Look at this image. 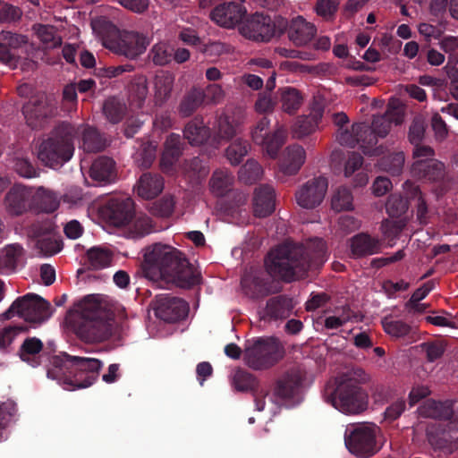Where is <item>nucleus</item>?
I'll return each instance as SVG.
<instances>
[{"label": "nucleus", "mask_w": 458, "mask_h": 458, "mask_svg": "<svg viewBox=\"0 0 458 458\" xmlns=\"http://www.w3.org/2000/svg\"><path fill=\"white\" fill-rule=\"evenodd\" d=\"M293 310V300L286 295L269 298L264 310V318L269 320L286 319Z\"/></svg>", "instance_id": "29"}, {"label": "nucleus", "mask_w": 458, "mask_h": 458, "mask_svg": "<svg viewBox=\"0 0 458 458\" xmlns=\"http://www.w3.org/2000/svg\"><path fill=\"white\" fill-rule=\"evenodd\" d=\"M152 220L146 215H140L133 222L132 227L129 231V236L131 238L142 237L151 232Z\"/></svg>", "instance_id": "60"}, {"label": "nucleus", "mask_w": 458, "mask_h": 458, "mask_svg": "<svg viewBox=\"0 0 458 458\" xmlns=\"http://www.w3.org/2000/svg\"><path fill=\"white\" fill-rule=\"evenodd\" d=\"M32 189L23 184H14L4 196V205L11 216H19L30 209Z\"/></svg>", "instance_id": "17"}, {"label": "nucleus", "mask_w": 458, "mask_h": 458, "mask_svg": "<svg viewBox=\"0 0 458 458\" xmlns=\"http://www.w3.org/2000/svg\"><path fill=\"white\" fill-rule=\"evenodd\" d=\"M142 273L149 280L162 279L186 289L200 282L199 274L185 255L177 249L162 243H155L145 249Z\"/></svg>", "instance_id": "2"}, {"label": "nucleus", "mask_w": 458, "mask_h": 458, "mask_svg": "<svg viewBox=\"0 0 458 458\" xmlns=\"http://www.w3.org/2000/svg\"><path fill=\"white\" fill-rule=\"evenodd\" d=\"M352 194L349 189L339 187L332 196L331 207L336 212L352 210L353 208Z\"/></svg>", "instance_id": "51"}, {"label": "nucleus", "mask_w": 458, "mask_h": 458, "mask_svg": "<svg viewBox=\"0 0 458 458\" xmlns=\"http://www.w3.org/2000/svg\"><path fill=\"white\" fill-rule=\"evenodd\" d=\"M285 355L283 344L276 338L258 339L243 350L245 364L254 370L272 368Z\"/></svg>", "instance_id": "7"}, {"label": "nucleus", "mask_w": 458, "mask_h": 458, "mask_svg": "<svg viewBox=\"0 0 458 458\" xmlns=\"http://www.w3.org/2000/svg\"><path fill=\"white\" fill-rule=\"evenodd\" d=\"M157 144L148 141L141 144L136 158L140 167L147 169L151 166L157 157Z\"/></svg>", "instance_id": "55"}, {"label": "nucleus", "mask_w": 458, "mask_h": 458, "mask_svg": "<svg viewBox=\"0 0 458 458\" xmlns=\"http://www.w3.org/2000/svg\"><path fill=\"white\" fill-rule=\"evenodd\" d=\"M36 49L29 42L27 36L3 30L0 34V62L12 67H16L20 61L29 60L32 66L36 63L34 57Z\"/></svg>", "instance_id": "9"}, {"label": "nucleus", "mask_w": 458, "mask_h": 458, "mask_svg": "<svg viewBox=\"0 0 458 458\" xmlns=\"http://www.w3.org/2000/svg\"><path fill=\"white\" fill-rule=\"evenodd\" d=\"M174 208V199L172 197H163L152 204L150 212L157 216L167 217L173 213Z\"/></svg>", "instance_id": "63"}, {"label": "nucleus", "mask_w": 458, "mask_h": 458, "mask_svg": "<svg viewBox=\"0 0 458 458\" xmlns=\"http://www.w3.org/2000/svg\"><path fill=\"white\" fill-rule=\"evenodd\" d=\"M232 385L238 392L254 393L258 390L259 380L246 369L237 368L232 377Z\"/></svg>", "instance_id": "39"}, {"label": "nucleus", "mask_w": 458, "mask_h": 458, "mask_svg": "<svg viewBox=\"0 0 458 458\" xmlns=\"http://www.w3.org/2000/svg\"><path fill=\"white\" fill-rule=\"evenodd\" d=\"M73 378L65 377L64 384L75 388H86L98 378L102 362L98 359L68 356Z\"/></svg>", "instance_id": "11"}, {"label": "nucleus", "mask_w": 458, "mask_h": 458, "mask_svg": "<svg viewBox=\"0 0 458 458\" xmlns=\"http://www.w3.org/2000/svg\"><path fill=\"white\" fill-rule=\"evenodd\" d=\"M351 251L356 258L377 253L380 243L377 239L372 238L367 233H359L351 239Z\"/></svg>", "instance_id": "33"}, {"label": "nucleus", "mask_w": 458, "mask_h": 458, "mask_svg": "<svg viewBox=\"0 0 458 458\" xmlns=\"http://www.w3.org/2000/svg\"><path fill=\"white\" fill-rule=\"evenodd\" d=\"M282 109L284 112L293 114L302 104L301 92L294 88H283L279 89Z\"/></svg>", "instance_id": "43"}, {"label": "nucleus", "mask_w": 458, "mask_h": 458, "mask_svg": "<svg viewBox=\"0 0 458 458\" xmlns=\"http://www.w3.org/2000/svg\"><path fill=\"white\" fill-rule=\"evenodd\" d=\"M250 145L247 140L238 139L225 149V157L233 165H238L248 154Z\"/></svg>", "instance_id": "49"}, {"label": "nucleus", "mask_w": 458, "mask_h": 458, "mask_svg": "<svg viewBox=\"0 0 458 458\" xmlns=\"http://www.w3.org/2000/svg\"><path fill=\"white\" fill-rule=\"evenodd\" d=\"M44 344L37 337H28L21 344L19 351V358L29 366L36 368L42 362L40 352L43 351Z\"/></svg>", "instance_id": "31"}, {"label": "nucleus", "mask_w": 458, "mask_h": 458, "mask_svg": "<svg viewBox=\"0 0 458 458\" xmlns=\"http://www.w3.org/2000/svg\"><path fill=\"white\" fill-rule=\"evenodd\" d=\"M382 326L385 332L393 337H404L410 334L411 327L402 320H391L388 318L382 319Z\"/></svg>", "instance_id": "57"}, {"label": "nucleus", "mask_w": 458, "mask_h": 458, "mask_svg": "<svg viewBox=\"0 0 458 458\" xmlns=\"http://www.w3.org/2000/svg\"><path fill=\"white\" fill-rule=\"evenodd\" d=\"M245 14L246 9L242 4L229 2L215 7L209 17L217 25L230 29L239 24Z\"/></svg>", "instance_id": "19"}, {"label": "nucleus", "mask_w": 458, "mask_h": 458, "mask_svg": "<svg viewBox=\"0 0 458 458\" xmlns=\"http://www.w3.org/2000/svg\"><path fill=\"white\" fill-rule=\"evenodd\" d=\"M174 84V76L171 72H163L155 77V98L157 102L163 104L172 94Z\"/></svg>", "instance_id": "41"}, {"label": "nucleus", "mask_w": 458, "mask_h": 458, "mask_svg": "<svg viewBox=\"0 0 458 458\" xmlns=\"http://www.w3.org/2000/svg\"><path fill=\"white\" fill-rule=\"evenodd\" d=\"M13 169L21 177L33 178L38 175V170L33 165L30 159L25 157H15L13 159Z\"/></svg>", "instance_id": "61"}, {"label": "nucleus", "mask_w": 458, "mask_h": 458, "mask_svg": "<svg viewBox=\"0 0 458 458\" xmlns=\"http://www.w3.org/2000/svg\"><path fill=\"white\" fill-rule=\"evenodd\" d=\"M78 131L69 122H60L39 146L38 157L47 166L55 167L69 161L74 152Z\"/></svg>", "instance_id": "6"}, {"label": "nucleus", "mask_w": 458, "mask_h": 458, "mask_svg": "<svg viewBox=\"0 0 458 458\" xmlns=\"http://www.w3.org/2000/svg\"><path fill=\"white\" fill-rule=\"evenodd\" d=\"M263 170L254 159H249L239 171V179L246 184H252L261 178Z\"/></svg>", "instance_id": "52"}, {"label": "nucleus", "mask_w": 458, "mask_h": 458, "mask_svg": "<svg viewBox=\"0 0 458 458\" xmlns=\"http://www.w3.org/2000/svg\"><path fill=\"white\" fill-rule=\"evenodd\" d=\"M183 142L181 140V136L176 133H170L164 143V152L180 158L183 153Z\"/></svg>", "instance_id": "62"}, {"label": "nucleus", "mask_w": 458, "mask_h": 458, "mask_svg": "<svg viewBox=\"0 0 458 458\" xmlns=\"http://www.w3.org/2000/svg\"><path fill=\"white\" fill-rule=\"evenodd\" d=\"M102 218L114 227H123L135 216L134 201L131 198L110 199L101 208Z\"/></svg>", "instance_id": "13"}, {"label": "nucleus", "mask_w": 458, "mask_h": 458, "mask_svg": "<svg viewBox=\"0 0 458 458\" xmlns=\"http://www.w3.org/2000/svg\"><path fill=\"white\" fill-rule=\"evenodd\" d=\"M33 30L47 48H55L62 45V38L57 34V30L55 26L35 24L33 25Z\"/></svg>", "instance_id": "44"}, {"label": "nucleus", "mask_w": 458, "mask_h": 458, "mask_svg": "<svg viewBox=\"0 0 458 458\" xmlns=\"http://www.w3.org/2000/svg\"><path fill=\"white\" fill-rule=\"evenodd\" d=\"M65 321L76 335L88 344L106 341L112 335L113 319L97 295H88L70 310Z\"/></svg>", "instance_id": "4"}, {"label": "nucleus", "mask_w": 458, "mask_h": 458, "mask_svg": "<svg viewBox=\"0 0 458 458\" xmlns=\"http://www.w3.org/2000/svg\"><path fill=\"white\" fill-rule=\"evenodd\" d=\"M338 0H317L314 11L325 21H332L338 10Z\"/></svg>", "instance_id": "58"}, {"label": "nucleus", "mask_w": 458, "mask_h": 458, "mask_svg": "<svg viewBox=\"0 0 458 458\" xmlns=\"http://www.w3.org/2000/svg\"><path fill=\"white\" fill-rule=\"evenodd\" d=\"M103 114L106 118L112 123H120L126 114V104L116 97L107 98L103 104Z\"/></svg>", "instance_id": "40"}, {"label": "nucleus", "mask_w": 458, "mask_h": 458, "mask_svg": "<svg viewBox=\"0 0 458 458\" xmlns=\"http://www.w3.org/2000/svg\"><path fill=\"white\" fill-rule=\"evenodd\" d=\"M89 177L96 182L107 184L115 181L117 171L115 162L108 157H98L91 165Z\"/></svg>", "instance_id": "28"}, {"label": "nucleus", "mask_w": 458, "mask_h": 458, "mask_svg": "<svg viewBox=\"0 0 458 458\" xmlns=\"http://www.w3.org/2000/svg\"><path fill=\"white\" fill-rule=\"evenodd\" d=\"M306 373L300 368H292L285 371L276 382L274 394L280 399L293 398L302 387Z\"/></svg>", "instance_id": "18"}, {"label": "nucleus", "mask_w": 458, "mask_h": 458, "mask_svg": "<svg viewBox=\"0 0 458 458\" xmlns=\"http://www.w3.org/2000/svg\"><path fill=\"white\" fill-rule=\"evenodd\" d=\"M318 127V123L312 116L301 115L297 117L292 126L291 133L293 139L301 140L311 134Z\"/></svg>", "instance_id": "47"}, {"label": "nucleus", "mask_w": 458, "mask_h": 458, "mask_svg": "<svg viewBox=\"0 0 458 458\" xmlns=\"http://www.w3.org/2000/svg\"><path fill=\"white\" fill-rule=\"evenodd\" d=\"M326 243L315 240L307 247L286 241L270 250L264 259L267 274L286 283L303 278L312 267H319L325 261Z\"/></svg>", "instance_id": "1"}, {"label": "nucleus", "mask_w": 458, "mask_h": 458, "mask_svg": "<svg viewBox=\"0 0 458 458\" xmlns=\"http://www.w3.org/2000/svg\"><path fill=\"white\" fill-rule=\"evenodd\" d=\"M91 25L106 48L130 60L138 58L149 44L143 34L136 31H119L115 25L104 18L93 21Z\"/></svg>", "instance_id": "5"}, {"label": "nucleus", "mask_w": 458, "mask_h": 458, "mask_svg": "<svg viewBox=\"0 0 458 458\" xmlns=\"http://www.w3.org/2000/svg\"><path fill=\"white\" fill-rule=\"evenodd\" d=\"M404 162V153L400 151L383 157L380 160V166L392 175H399L403 172Z\"/></svg>", "instance_id": "50"}, {"label": "nucleus", "mask_w": 458, "mask_h": 458, "mask_svg": "<svg viewBox=\"0 0 458 458\" xmlns=\"http://www.w3.org/2000/svg\"><path fill=\"white\" fill-rule=\"evenodd\" d=\"M56 103L46 96L30 100L22 108L26 123L32 129L44 127L47 120L56 114Z\"/></svg>", "instance_id": "14"}, {"label": "nucleus", "mask_w": 458, "mask_h": 458, "mask_svg": "<svg viewBox=\"0 0 458 458\" xmlns=\"http://www.w3.org/2000/svg\"><path fill=\"white\" fill-rule=\"evenodd\" d=\"M345 445L349 451L360 457H370L377 453L375 428L360 424L345 433Z\"/></svg>", "instance_id": "12"}, {"label": "nucleus", "mask_w": 458, "mask_h": 458, "mask_svg": "<svg viewBox=\"0 0 458 458\" xmlns=\"http://www.w3.org/2000/svg\"><path fill=\"white\" fill-rule=\"evenodd\" d=\"M275 279L266 269L250 267L242 276L241 287L246 297L259 301L282 291V286Z\"/></svg>", "instance_id": "10"}, {"label": "nucleus", "mask_w": 458, "mask_h": 458, "mask_svg": "<svg viewBox=\"0 0 458 458\" xmlns=\"http://www.w3.org/2000/svg\"><path fill=\"white\" fill-rule=\"evenodd\" d=\"M353 132L356 133L357 146L362 149L365 155L372 156L375 154L373 147L377 145V139L371 127L365 123H353Z\"/></svg>", "instance_id": "35"}, {"label": "nucleus", "mask_w": 458, "mask_h": 458, "mask_svg": "<svg viewBox=\"0 0 458 458\" xmlns=\"http://www.w3.org/2000/svg\"><path fill=\"white\" fill-rule=\"evenodd\" d=\"M205 99V90L200 87L193 86L186 90L176 108L179 117L182 119L191 117L203 106Z\"/></svg>", "instance_id": "25"}, {"label": "nucleus", "mask_w": 458, "mask_h": 458, "mask_svg": "<svg viewBox=\"0 0 458 458\" xmlns=\"http://www.w3.org/2000/svg\"><path fill=\"white\" fill-rule=\"evenodd\" d=\"M36 247L39 253L44 256H52L61 250L63 248L62 240H60L55 232L47 234L46 237L38 239Z\"/></svg>", "instance_id": "53"}, {"label": "nucleus", "mask_w": 458, "mask_h": 458, "mask_svg": "<svg viewBox=\"0 0 458 458\" xmlns=\"http://www.w3.org/2000/svg\"><path fill=\"white\" fill-rule=\"evenodd\" d=\"M276 208V194L273 187L269 185H260L254 191L253 213L258 217H267L270 216Z\"/></svg>", "instance_id": "23"}, {"label": "nucleus", "mask_w": 458, "mask_h": 458, "mask_svg": "<svg viewBox=\"0 0 458 458\" xmlns=\"http://www.w3.org/2000/svg\"><path fill=\"white\" fill-rule=\"evenodd\" d=\"M369 380L370 376L362 368H350L327 383L324 398L344 413H361L368 408V394L360 385Z\"/></svg>", "instance_id": "3"}, {"label": "nucleus", "mask_w": 458, "mask_h": 458, "mask_svg": "<svg viewBox=\"0 0 458 458\" xmlns=\"http://www.w3.org/2000/svg\"><path fill=\"white\" fill-rule=\"evenodd\" d=\"M288 27V21L282 16L272 19L268 15L256 13L243 22L240 28V33L246 38L268 42L276 36H281Z\"/></svg>", "instance_id": "8"}, {"label": "nucleus", "mask_w": 458, "mask_h": 458, "mask_svg": "<svg viewBox=\"0 0 458 458\" xmlns=\"http://www.w3.org/2000/svg\"><path fill=\"white\" fill-rule=\"evenodd\" d=\"M82 147L88 153L100 152L106 148V140L97 129L88 127L82 132Z\"/></svg>", "instance_id": "42"}, {"label": "nucleus", "mask_w": 458, "mask_h": 458, "mask_svg": "<svg viewBox=\"0 0 458 458\" xmlns=\"http://www.w3.org/2000/svg\"><path fill=\"white\" fill-rule=\"evenodd\" d=\"M189 305L185 301L176 297H166L159 301L156 315L165 322L174 323L187 317Z\"/></svg>", "instance_id": "22"}, {"label": "nucleus", "mask_w": 458, "mask_h": 458, "mask_svg": "<svg viewBox=\"0 0 458 458\" xmlns=\"http://www.w3.org/2000/svg\"><path fill=\"white\" fill-rule=\"evenodd\" d=\"M411 174L430 182H441L447 177L445 164L435 158L415 161L411 165Z\"/></svg>", "instance_id": "21"}, {"label": "nucleus", "mask_w": 458, "mask_h": 458, "mask_svg": "<svg viewBox=\"0 0 458 458\" xmlns=\"http://www.w3.org/2000/svg\"><path fill=\"white\" fill-rule=\"evenodd\" d=\"M420 415L435 420H449L454 411L449 402H437L433 399L427 400L420 408Z\"/></svg>", "instance_id": "34"}, {"label": "nucleus", "mask_w": 458, "mask_h": 458, "mask_svg": "<svg viewBox=\"0 0 458 458\" xmlns=\"http://www.w3.org/2000/svg\"><path fill=\"white\" fill-rule=\"evenodd\" d=\"M427 123L422 115H416L411 121L408 131V140L413 146L420 144L426 133Z\"/></svg>", "instance_id": "54"}, {"label": "nucleus", "mask_w": 458, "mask_h": 458, "mask_svg": "<svg viewBox=\"0 0 458 458\" xmlns=\"http://www.w3.org/2000/svg\"><path fill=\"white\" fill-rule=\"evenodd\" d=\"M209 171L208 160L200 157L186 158L181 165L182 176L192 189H197L203 183Z\"/></svg>", "instance_id": "20"}, {"label": "nucleus", "mask_w": 458, "mask_h": 458, "mask_svg": "<svg viewBox=\"0 0 458 458\" xmlns=\"http://www.w3.org/2000/svg\"><path fill=\"white\" fill-rule=\"evenodd\" d=\"M288 38L295 46L301 47L308 44L316 34V27L308 22L301 16H298L288 22Z\"/></svg>", "instance_id": "24"}, {"label": "nucleus", "mask_w": 458, "mask_h": 458, "mask_svg": "<svg viewBox=\"0 0 458 458\" xmlns=\"http://www.w3.org/2000/svg\"><path fill=\"white\" fill-rule=\"evenodd\" d=\"M32 202L46 213L55 211L60 204L57 194L43 186L38 187L35 193H32Z\"/></svg>", "instance_id": "36"}, {"label": "nucleus", "mask_w": 458, "mask_h": 458, "mask_svg": "<svg viewBox=\"0 0 458 458\" xmlns=\"http://www.w3.org/2000/svg\"><path fill=\"white\" fill-rule=\"evenodd\" d=\"M409 223V218H386L381 223V231L389 242L397 239Z\"/></svg>", "instance_id": "48"}, {"label": "nucleus", "mask_w": 458, "mask_h": 458, "mask_svg": "<svg viewBox=\"0 0 458 458\" xmlns=\"http://www.w3.org/2000/svg\"><path fill=\"white\" fill-rule=\"evenodd\" d=\"M22 254V248L18 244L9 245L5 248L4 254L0 257V267L13 270L16 261Z\"/></svg>", "instance_id": "59"}, {"label": "nucleus", "mask_w": 458, "mask_h": 458, "mask_svg": "<svg viewBox=\"0 0 458 458\" xmlns=\"http://www.w3.org/2000/svg\"><path fill=\"white\" fill-rule=\"evenodd\" d=\"M129 90L130 96L138 102V106H141L148 93L146 76L135 77L130 84Z\"/></svg>", "instance_id": "56"}, {"label": "nucleus", "mask_w": 458, "mask_h": 458, "mask_svg": "<svg viewBox=\"0 0 458 458\" xmlns=\"http://www.w3.org/2000/svg\"><path fill=\"white\" fill-rule=\"evenodd\" d=\"M306 160V151L301 145L293 144L283 152L280 169L286 175L296 174Z\"/></svg>", "instance_id": "27"}, {"label": "nucleus", "mask_w": 458, "mask_h": 458, "mask_svg": "<svg viewBox=\"0 0 458 458\" xmlns=\"http://www.w3.org/2000/svg\"><path fill=\"white\" fill-rule=\"evenodd\" d=\"M386 211L390 218H409V201L399 193H392L387 197Z\"/></svg>", "instance_id": "37"}, {"label": "nucleus", "mask_w": 458, "mask_h": 458, "mask_svg": "<svg viewBox=\"0 0 458 458\" xmlns=\"http://www.w3.org/2000/svg\"><path fill=\"white\" fill-rule=\"evenodd\" d=\"M236 134L237 131L229 122V114H221L217 120V138L228 141Z\"/></svg>", "instance_id": "64"}, {"label": "nucleus", "mask_w": 458, "mask_h": 458, "mask_svg": "<svg viewBox=\"0 0 458 458\" xmlns=\"http://www.w3.org/2000/svg\"><path fill=\"white\" fill-rule=\"evenodd\" d=\"M183 139L192 147H200L210 138V129L205 125L201 116L191 119L183 127Z\"/></svg>", "instance_id": "26"}, {"label": "nucleus", "mask_w": 458, "mask_h": 458, "mask_svg": "<svg viewBox=\"0 0 458 458\" xmlns=\"http://www.w3.org/2000/svg\"><path fill=\"white\" fill-rule=\"evenodd\" d=\"M286 131L282 125L277 128L271 134L265 137L263 142L258 144L262 145L263 150L273 159L276 158L280 148L285 142Z\"/></svg>", "instance_id": "38"}, {"label": "nucleus", "mask_w": 458, "mask_h": 458, "mask_svg": "<svg viewBox=\"0 0 458 458\" xmlns=\"http://www.w3.org/2000/svg\"><path fill=\"white\" fill-rule=\"evenodd\" d=\"M327 187V180L323 176L309 180L296 191V203L305 209H313L318 207L325 199Z\"/></svg>", "instance_id": "15"}, {"label": "nucleus", "mask_w": 458, "mask_h": 458, "mask_svg": "<svg viewBox=\"0 0 458 458\" xmlns=\"http://www.w3.org/2000/svg\"><path fill=\"white\" fill-rule=\"evenodd\" d=\"M86 255L89 267L94 270L109 267L113 259V252L105 248H91L87 251Z\"/></svg>", "instance_id": "45"}, {"label": "nucleus", "mask_w": 458, "mask_h": 458, "mask_svg": "<svg viewBox=\"0 0 458 458\" xmlns=\"http://www.w3.org/2000/svg\"><path fill=\"white\" fill-rule=\"evenodd\" d=\"M15 307H19V317L30 323L40 324L50 316V304L34 293L18 298Z\"/></svg>", "instance_id": "16"}, {"label": "nucleus", "mask_w": 458, "mask_h": 458, "mask_svg": "<svg viewBox=\"0 0 458 458\" xmlns=\"http://www.w3.org/2000/svg\"><path fill=\"white\" fill-rule=\"evenodd\" d=\"M164 178L158 174L144 173L135 186L137 194L144 199H152L162 192Z\"/></svg>", "instance_id": "30"}, {"label": "nucleus", "mask_w": 458, "mask_h": 458, "mask_svg": "<svg viewBox=\"0 0 458 458\" xmlns=\"http://www.w3.org/2000/svg\"><path fill=\"white\" fill-rule=\"evenodd\" d=\"M234 177L227 169H216L208 181L210 192L216 197H224L232 191Z\"/></svg>", "instance_id": "32"}, {"label": "nucleus", "mask_w": 458, "mask_h": 458, "mask_svg": "<svg viewBox=\"0 0 458 458\" xmlns=\"http://www.w3.org/2000/svg\"><path fill=\"white\" fill-rule=\"evenodd\" d=\"M174 48L166 42L155 44L148 53V59L157 66H165L173 60Z\"/></svg>", "instance_id": "46"}]
</instances>
